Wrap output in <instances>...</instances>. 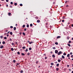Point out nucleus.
<instances>
[{
    "label": "nucleus",
    "mask_w": 73,
    "mask_h": 73,
    "mask_svg": "<svg viewBox=\"0 0 73 73\" xmlns=\"http://www.w3.org/2000/svg\"><path fill=\"white\" fill-rule=\"evenodd\" d=\"M12 6H10V8H12Z\"/></svg>",
    "instance_id": "obj_58"
},
{
    "label": "nucleus",
    "mask_w": 73,
    "mask_h": 73,
    "mask_svg": "<svg viewBox=\"0 0 73 73\" xmlns=\"http://www.w3.org/2000/svg\"><path fill=\"white\" fill-rule=\"evenodd\" d=\"M3 47H4V46L2 45L0 47V48H1V49H2V48H3Z\"/></svg>",
    "instance_id": "obj_3"
},
{
    "label": "nucleus",
    "mask_w": 73,
    "mask_h": 73,
    "mask_svg": "<svg viewBox=\"0 0 73 73\" xmlns=\"http://www.w3.org/2000/svg\"><path fill=\"white\" fill-rule=\"evenodd\" d=\"M70 55H72V52H70Z\"/></svg>",
    "instance_id": "obj_53"
},
{
    "label": "nucleus",
    "mask_w": 73,
    "mask_h": 73,
    "mask_svg": "<svg viewBox=\"0 0 73 73\" xmlns=\"http://www.w3.org/2000/svg\"><path fill=\"white\" fill-rule=\"evenodd\" d=\"M62 54V52L61 51H59V52H58V55H60V54Z\"/></svg>",
    "instance_id": "obj_1"
},
{
    "label": "nucleus",
    "mask_w": 73,
    "mask_h": 73,
    "mask_svg": "<svg viewBox=\"0 0 73 73\" xmlns=\"http://www.w3.org/2000/svg\"><path fill=\"white\" fill-rule=\"evenodd\" d=\"M29 50H32V48H31V47H30L29 48Z\"/></svg>",
    "instance_id": "obj_37"
},
{
    "label": "nucleus",
    "mask_w": 73,
    "mask_h": 73,
    "mask_svg": "<svg viewBox=\"0 0 73 73\" xmlns=\"http://www.w3.org/2000/svg\"><path fill=\"white\" fill-rule=\"evenodd\" d=\"M17 54H18L19 55V54H20V52H17Z\"/></svg>",
    "instance_id": "obj_29"
},
{
    "label": "nucleus",
    "mask_w": 73,
    "mask_h": 73,
    "mask_svg": "<svg viewBox=\"0 0 73 73\" xmlns=\"http://www.w3.org/2000/svg\"><path fill=\"white\" fill-rule=\"evenodd\" d=\"M52 48H53L54 49H56V47H54Z\"/></svg>",
    "instance_id": "obj_42"
},
{
    "label": "nucleus",
    "mask_w": 73,
    "mask_h": 73,
    "mask_svg": "<svg viewBox=\"0 0 73 73\" xmlns=\"http://www.w3.org/2000/svg\"><path fill=\"white\" fill-rule=\"evenodd\" d=\"M24 31H27V29H25L24 30Z\"/></svg>",
    "instance_id": "obj_51"
},
{
    "label": "nucleus",
    "mask_w": 73,
    "mask_h": 73,
    "mask_svg": "<svg viewBox=\"0 0 73 73\" xmlns=\"http://www.w3.org/2000/svg\"><path fill=\"white\" fill-rule=\"evenodd\" d=\"M23 35L24 36H25V33L24 32L23 33Z\"/></svg>",
    "instance_id": "obj_9"
},
{
    "label": "nucleus",
    "mask_w": 73,
    "mask_h": 73,
    "mask_svg": "<svg viewBox=\"0 0 73 73\" xmlns=\"http://www.w3.org/2000/svg\"><path fill=\"white\" fill-rule=\"evenodd\" d=\"M23 72H23V70H21L20 73H23Z\"/></svg>",
    "instance_id": "obj_17"
},
{
    "label": "nucleus",
    "mask_w": 73,
    "mask_h": 73,
    "mask_svg": "<svg viewBox=\"0 0 73 73\" xmlns=\"http://www.w3.org/2000/svg\"><path fill=\"white\" fill-rule=\"evenodd\" d=\"M16 28L15 27H14V31H16Z\"/></svg>",
    "instance_id": "obj_10"
},
{
    "label": "nucleus",
    "mask_w": 73,
    "mask_h": 73,
    "mask_svg": "<svg viewBox=\"0 0 73 73\" xmlns=\"http://www.w3.org/2000/svg\"><path fill=\"white\" fill-rule=\"evenodd\" d=\"M2 44H5V41H3V42H2Z\"/></svg>",
    "instance_id": "obj_13"
},
{
    "label": "nucleus",
    "mask_w": 73,
    "mask_h": 73,
    "mask_svg": "<svg viewBox=\"0 0 73 73\" xmlns=\"http://www.w3.org/2000/svg\"><path fill=\"white\" fill-rule=\"evenodd\" d=\"M29 44H32V42H29Z\"/></svg>",
    "instance_id": "obj_49"
},
{
    "label": "nucleus",
    "mask_w": 73,
    "mask_h": 73,
    "mask_svg": "<svg viewBox=\"0 0 73 73\" xmlns=\"http://www.w3.org/2000/svg\"><path fill=\"white\" fill-rule=\"evenodd\" d=\"M9 40L10 41H12V39L11 38H10V39H9Z\"/></svg>",
    "instance_id": "obj_39"
},
{
    "label": "nucleus",
    "mask_w": 73,
    "mask_h": 73,
    "mask_svg": "<svg viewBox=\"0 0 73 73\" xmlns=\"http://www.w3.org/2000/svg\"><path fill=\"white\" fill-rule=\"evenodd\" d=\"M65 17V16L63 17H62V19H64Z\"/></svg>",
    "instance_id": "obj_45"
},
{
    "label": "nucleus",
    "mask_w": 73,
    "mask_h": 73,
    "mask_svg": "<svg viewBox=\"0 0 73 73\" xmlns=\"http://www.w3.org/2000/svg\"><path fill=\"white\" fill-rule=\"evenodd\" d=\"M37 23H40V20H37Z\"/></svg>",
    "instance_id": "obj_18"
},
{
    "label": "nucleus",
    "mask_w": 73,
    "mask_h": 73,
    "mask_svg": "<svg viewBox=\"0 0 73 73\" xmlns=\"http://www.w3.org/2000/svg\"><path fill=\"white\" fill-rule=\"evenodd\" d=\"M45 24H46V25H48V23H45Z\"/></svg>",
    "instance_id": "obj_54"
},
{
    "label": "nucleus",
    "mask_w": 73,
    "mask_h": 73,
    "mask_svg": "<svg viewBox=\"0 0 73 73\" xmlns=\"http://www.w3.org/2000/svg\"><path fill=\"white\" fill-rule=\"evenodd\" d=\"M0 37L1 38V39H2V38H3V36H0Z\"/></svg>",
    "instance_id": "obj_21"
},
{
    "label": "nucleus",
    "mask_w": 73,
    "mask_h": 73,
    "mask_svg": "<svg viewBox=\"0 0 73 73\" xmlns=\"http://www.w3.org/2000/svg\"><path fill=\"white\" fill-rule=\"evenodd\" d=\"M11 15V13H8V15L9 16H10V15Z\"/></svg>",
    "instance_id": "obj_26"
},
{
    "label": "nucleus",
    "mask_w": 73,
    "mask_h": 73,
    "mask_svg": "<svg viewBox=\"0 0 73 73\" xmlns=\"http://www.w3.org/2000/svg\"><path fill=\"white\" fill-rule=\"evenodd\" d=\"M36 64H38V61H36Z\"/></svg>",
    "instance_id": "obj_41"
},
{
    "label": "nucleus",
    "mask_w": 73,
    "mask_h": 73,
    "mask_svg": "<svg viewBox=\"0 0 73 73\" xmlns=\"http://www.w3.org/2000/svg\"><path fill=\"white\" fill-rule=\"evenodd\" d=\"M4 35L5 36L6 35L7 33H5Z\"/></svg>",
    "instance_id": "obj_60"
},
{
    "label": "nucleus",
    "mask_w": 73,
    "mask_h": 73,
    "mask_svg": "<svg viewBox=\"0 0 73 73\" xmlns=\"http://www.w3.org/2000/svg\"><path fill=\"white\" fill-rule=\"evenodd\" d=\"M61 49H63V48L62 47L60 48Z\"/></svg>",
    "instance_id": "obj_62"
},
{
    "label": "nucleus",
    "mask_w": 73,
    "mask_h": 73,
    "mask_svg": "<svg viewBox=\"0 0 73 73\" xmlns=\"http://www.w3.org/2000/svg\"><path fill=\"white\" fill-rule=\"evenodd\" d=\"M62 23H63V22H64V20L63 19L62 20Z\"/></svg>",
    "instance_id": "obj_46"
},
{
    "label": "nucleus",
    "mask_w": 73,
    "mask_h": 73,
    "mask_svg": "<svg viewBox=\"0 0 73 73\" xmlns=\"http://www.w3.org/2000/svg\"><path fill=\"white\" fill-rule=\"evenodd\" d=\"M14 5H15L16 6L17 5V3H14Z\"/></svg>",
    "instance_id": "obj_23"
},
{
    "label": "nucleus",
    "mask_w": 73,
    "mask_h": 73,
    "mask_svg": "<svg viewBox=\"0 0 73 73\" xmlns=\"http://www.w3.org/2000/svg\"><path fill=\"white\" fill-rule=\"evenodd\" d=\"M17 65H20V64L19 63H17L16 64Z\"/></svg>",
    "instance_id": "obj_28"
},
{
    "label": "nucleus",
    "mask_w": 73,
    "mask_h": 73,
    "mask_svg": "<svg viewBox=\"0 0 73 73\" xmlns=\"http://www.w3.org/2000/svg\"><path fill=\"white\" fill-rule=\"evenodd\" d=\"M71 57L73 58V55H72L71 56Z\"/></svg>",
    "instance_id": "obj_56"
},
{
    "label": "nucleus",
    "mask_w": 73,
    "mask_h": 73,
    "mask_svg": "<svg viewBox=\"0 0 73 73\" xmlns=\"http://www.w3.org/2000/svg\"><path fill=\"white\" fill-rule=\"evenodd\" d=\"M67 67H69V65H67Z\"/></svg>",
    "instance_id": "obj_59"
},
{
    "label": "nucleus",
    "mask_w": 73,
    "mask_h": 73,
    "mask_svg": "<svg viewBox=\"0 0 73 73\" xmlns=\"http://www.w3.org/2000/svg\"><path fill=\"white\" fill-rule=\"evenodd\" d=\"M56 66H57L58 67L59 66V64L58 63L56 65Z\"/></svg>",
    "instance_id": "obj_25"
},
{
    "label": "nucleus",
    "mask_w": 73,
    "mask_h": 73,
    "mask_svg": "<svg viewBox=\"0 0 73 73\" xmlns=\"http://www.w3.org/2000/svg\"><path fill=\"white\" fill-rule=\"evenodd\" d=\"M63 55L64 56H66V54L65 52H64L63 53Z\"/></svg>",
    "instance_id": "obj_11"
},
{
    "label": "nucleus",
    "mask_w": 73,
    "mask_h": 73,
    "mask_svg": "<svg viewBox=\"0 0 73 73\" xmlns=\"http://www.w3.org/2000/svg\"><path fill=\"white\" fill-rule=\"evenodd\" d=\"M71 26H72V27H73V24H72V25Z\"/></svg>",
    "instance_id": "obj_64"
},
{
    "label": "nucleus",
    "mask_w": 73,
    "mask_h": 73,
    "mask_svg": "<svg viewBox=\"0 0 73 73\" xmlns=\"http://www.w3.org/2000/svg\"><path fill=\"white\" fill-rule=\"evenodd\" d=\"M25 25H24L23 26V28H25Z\"/></svg>",
    "instance_id": "obj_24"
},
{
    "label": "nucleus",
    "mask_w": 73,
    "mask_h": 73,
    "mask_svg": "<svg viewBox=\"0 0 73 73\" xmlns=\"http://www.w3.org/2000/svg\"><path fill=\"white\" fill-rule=\"evenodd\" d=\"M44 58L45 59H47V57L46 56Z\"/></svg>",
    "instance_id": "obj_52"
},
{
    "label": "nucleus",
    "mask_w": 73,
    "mask_h": 73,
    "mask_svg": "<svg viewBox=\"0 0 73 73\" xmlns=\"http://www.w3.org/2000/svg\"><path fill=\"white\" fill-rule=\"evenodd\" d=\"M55 53H56V54H57V53H58V50H55Z\"/></svg>",
    "instance_id": "obj_2"
},
{
    "label": "nucleus",
    "mask_w": 73,
    "mask_h": 73,
    "mask_svg": "<svg viewBox=\"0 0 73 73\" xmlns=\"http://www.w3.org/2000/svg\"><path fill=\"white\" fill-rule=\"evenodd\" d=\"M30 27H32L33 26V25H32V24L31 23L30 24Z\"/></svg>",
    "instance_id": "obj_27"
},
{
    "label": "nucleus",
    "mask_w": 73,
    "mask_h": 73,
    "mask_svg": "<svg viewBox=\"0 0 73 73\" xmlns=\"http://www.w3.org/2000/svg\"><path fill=\"white\" fill-rule=\"evenodd\" d=\"M45 27H46V28H48V27L46 25H45Z\"/></svg>",
    "instance_id": "obj_57"
},
{
    "label": "nucleus",
    "mask_w": 73,
    "mask_h": 73,
    "mask_svg": "<svg viewBox=\"0 0 73 73\" xmlns=\"http://www.w3.org/2000/svg\"><path fill=\"white\" fill-rule=\"evenodd\" d=\"M66 7L67 8H68V7H69V5H67L66 6Z\"/></svg>",
    "instance_id": "obj_44"
},
{
    "label": "nucleus",
    "mask_w": 73,
    "mask_h": 73,
    "mask_svg": "<svg viewBox=\"0 0 73 73\" xmlns=\"http://www.w3.org/2000/svg\"><path fill=\"white\" fill-rule=\"evenodd\" d=\"M70 54H68L67 56L68 57H70Z\"/></svg>",
    "instance_id": "obj_4"
},
{
    "label": "nucleus",
    "mask_w": 73,
    "mask_h": 73,
    "mask_svg": "<svg viewBox=\"0 0 73 73\" xmlns=\"http://www.w3.org/2000/svg\"><path fill=\"white\" fill-rule=\"evenodd\" d=\"M71 42H72L70 40H69L68 42V43H69V44H70V43H71Z\"/></svg>",
    "instance_id": "obj_31"
},
{
    "label": "nucleus",
    "mask_w": 73,
    "mask_h": 73,
    "mask_svg": "<svg viewBox=\"0 0 73 73\" xmlns=\"http://www.w3.org/2000/svg\"><path fill=\"white\" fill-rule=\"evenodd\" d=\"M7 37H8V36H9V35H8V34L7 35Z\"/></svg>",
    "instance_id": "obj_61"
},
{
    "label": "nucleus",
    "mask_w": 73,
    "mask_h": 73,
    "mask_svg": "<svg viewBox=\"0 0 73 73\" xmlns=\"http://www.w3.org/2000/svg\"><path fill=\"white\" fill-rule=\"evenodd\" d=\"M10 4H11V5L13 4V2H11V3H10Z\"/></svg>",
    "instance_id": "obj_43"
},
{
    "label": "nucleus",
    "mask_w": 73,
    "mask_h": 73,
    "mask_svg": "<svg viewBox=\"0 0 73 73\" xmlns=\"http://www.w3.org/2000/svg\"><path fill=\"white\" fill-rule=\"evenodd\" d=\"M61 37V36H58L56 38H59Z\"/></svg>",
    "instance_id": "obj_7"
},
{
    "label": "nucleus",
    "mask_w": 73,
    "mask_h": 73,
    "mask_svg": "<svg viewBox=\"0 0 73 73\" xmlns=\"http://www.w3.org/2000/svg\"><path fill=\"white\" fill-rule=\"evenodd\" d=\"M13 26H10V28H13Z\"/></svg>",
    "instance_id": "obj_48"
},
{
    "label": "nucleus",
    "mask_w": 73,
    "mask_h": 73,
    "mask_svg": "<svg viewBox=\"0 0 73 73\" xmlns=\"http://www.w3.org/2000/svg\"><path fill=\"white\" fill-rule=\"evenodd\" d=\"M20 6H21V7H22V6H23V4L21 3L20 4Z\"/></svg>",
    "instance_id": "obj_32"
},
{
    "label": "nucleus",
    "mask_w": 73,
    "mask_h": 73,
    "mask_svg": "<svg viewBox=\"0 0 73 73\" xmlns=\"http://www.w3.org/2000/svg\"><path fill=\"white\" fill-rule=\"evenodd\" d=\"M30 53L29 52L28 53H27V56H29V55H30Z\"/></svg>",
    "instance_id": "obj_34"
},
{
    "label": "nucleus",
    "mask_w": 73,
    "mask_h": 73,
    "mask_svg": "<svg viewBox=\"0 0 73 73\" xmlns=\"http://www.w3.org/2000/svg\"><path fill=\"white\" fill-rule=\"evenodd\" d=\"M7 37H4V39H5V40H7Z\"/></svg>",
    "instance_id": "obj_30"
},
{
    "label": "nucleus",
    "mask_w": 73,
    "mask_h": 73,
    "mask_svg": "<svg viewBox=\"0 0 73 73\" xmlns=\"http://www.w3.org/2000/svg\"><path fill=\"white\" fill-rule=\"evenodd\" d=\"M11 50L12 51H13V50H14V49H13V48H11Z\"/></svg>",
    "instance_id": "obj_16"
},
{
    "label": "nucleus",
    "mask_w": 73,
    "mask_h": 73,
    "mask_svg": "<svg viewBox=\"0 0 73 73\" xmlns=\"http://www.w3.org/2000/svg\"><path fill=\"white\" fill-rule=\"evenodd\" d=\"M56 70L57 71H58V70H59V68H56Z\"/></svg>",
    "instance_id": "obj_6"
},
{
    "label": "nucleus",
    "mask_w": 73,
    "mask_h": 73,
    "mask_svg": "<svg viewBox=\"0 0 73 73\" xmlns=\"http://www.w3.org/2000/svg\"><path fill=\"white\" fill-rule=\"evenodd\" d=\"M35 19H38V17H35Z\"/></svg>",
    "instance_id": "obj_19"
},
{
    "label": "nucleus",
    "mask_w": 73,
    "mask_h": 73,
    "mask_svg": "<svg viewBox=\"0 0 73 73\" xmlns=\"http://www.w3.org/2000/svg\"><path fill=\"white\" fill-rule=\"evenodd\" d=\"M23 49H25V46H23L22 47Z\"/></svg>",
    "instance_id": "obj_36"
},
{
    "label": "nucleus",
    "mask_w": 73,
    "mask_h": 73,
    "mask_svg": "<svg viewBox=\"0 0 73 73\" xmlns=\"http://www.w3.org/2000/svg\"><path fill=\"white\" fill-rule=\"evenodd\" d=\"M51 65H54V63H51Z\"/></svg>",
    "instance_id": "obj_20"
},
{
    "label": "nucleus",
    "mask_w": 73,
    "mask_h": 73,
    "mask_svg": "<svg viewBox=\"0 0 73 73\" xmlns=\"http://www.w3.org/2000/svg\"><path fill=\"white\" fill-rule=\"evenodd\" d=\"M13 62L14 63H15V62H16V60H13Z\"/></svg>",
    "instance_id": "obj_33"
},
{
    "label": "nucleus",
    "mask_w": 73,
    "mask_h": 73,
    "mask_svg": "<svg viewBox=\"0 0 73 73\" xmlns=\"http://www.w3.org/2000/svg\"><path fill=\"white\" fill-rule=\"evenodd\" d=\"M6 2H8L9 1V0H6Z\"/></svg>",
    "instance_id": "obj_55"
},
{
    "label": "nucleus",
    "mask_w": 73,
    "mask_h": 73,
    "mask_svg": "<svg viewBox=\"0 0 73 73\" xmlns=\"http://www.w3.org/2000/svg\"><path fill=\"white\" fill-rule=\"evenodd\" d=\"M21 55L22 56H25V54H24V53H21Z\"/></svg>",
    "instance_id": "obj_15"
},
{
    "label": "nucleus",
    "mask_w": 73,
    "mask_h": 73,
    "mask_svg": "<svg viewBox=\"0 0 73 73\" xmlns=\"http://www.w3.org/2000/svg\"><path fill=\"white\" fill-rule=\"evenodd\" d=\"M14 43H12V45H14Z\"/></svg>",
    "instance_id": "obj_50"
},
{
    "label": "nucleus",
    "mask_w": 73,
    "mask_h": 73,
    "mask_svg": "<svg viewBox=\"0 0 73 73\" xmlns=\"http://www.w3.org/2000/svg\"><path fill=\"white\" fill-rule=\"evenodd\" d=\"M58 62H61V60H60V59H58Z\"/></svg>",
    "instance_id": "obj_12"
},
{
    "label": "nucleus",
    "mask_w": 73,
    "mask_h": 73,
    "mask_svg": "<svg viewBox=\"0 0 73 73\" xmlns=\"http://www.w3.org/2000/svg\"><path fill=\"white\" fill-rule=\"evenodd\" d=\"M52 57H53V58H55V55L54 54L52 55Z\"/></svg>",
    "instance_id": "obj_5"
},
{
    "label": "nucleus",
    "mask_w": 73,
    "mask_h": 73,
    "mask_svg": "<svg viewBox=\"0 0 73 73\" xmlns=\"http://www.w3.org/2000/svg\"><path fill=\"white\" fill-rule=\"evenodd\" d=\"M55 44H56V45H57L58 44V42H56L55 43Z\"/></svg>",
    "instance_id": "obj_38"
},
{
    "label": "nucleus",
    "mask_w": 73,
    "mask_h": 73,
    "mask_svg": "<svg viewBox=\"0 0 73 73\" xmlns=\"http://www.w3.org/2000/svg\"><path fill=\"white\" fill-rule=\"evenodd\" d=\"M10 34L11 35H12V34H13V33H12V32H11L10 33Z\"/></svg>",
    "instance_id": "obj_14"
},
{
    "label": "nucleus",
    "mask_w": 73,
    "mask_h": 73,
    "mask_svg": "<svg viewBox=\"0 0 73 73\" xmlns=\"http://www.w3.org/2000/svg\"><path fill=\"white\" fill-rule=\"evenodd\" d=\"M29 25L28 24L27 25V28H29Z\"/></svg>",
    "instance_id": "obj_35"
},
{
    "label": "nucleus",
    "mask_w": 73,
    "mask_h": 73,
    "mask_svg": "<svg viewBox=\"0 0 73 73\" xmlns=\"http://www.w3.org/2000/svg\"><path fill=\"white\" fill-rule=\"evenodd\" d=\"M28 49H26V52H28Z\"/></svg>",
    "instance_id": "obj_47"
},
{
    "label": "nucleus",
    "mask_w": 73,
    "mask_h": 73,
    "mask_svg": "<svg viewBox=\"0 0 73 73\" xmlns=\"http://www.w3.org/2000/svg\"><path fill=\"white\" fill-rule=\"evenodd\" d=\"M68 46H69L70 47V44H67Z\"/></svg>",
    "instance_id": "obj_22"
},
{
    "label": "nucleus",
    "mask_w": 73,
    "mask_h": 73,
    "mask_svg": "<svg viewBox=\"0 0 73 73\" xmlns=\"http://www.w3.org/2000/svg\"><path fill=\"white\" fill-rule=\"evenodd\" d=\"M62 58L64 59L65 58V57L64 56L62 55Z\"/></svg>",
    "instance_id": "obj_8"
},
{
    "label": "nucleus",
    "mask_w": 73,
    "mask_h": 73,
    "mask_svg": "<svg viewBox=\"0 0 73 73\" xmlns=\"http://www.w3.org/2000/svg\"><path fill=\"white\" fill-rule=\"evenodd\" d=\"M21 34H22V32H19V35H21Z\"/></svg>",
    "instance_id": "obj_40"
},
{
    "label": "nucleus",
    "mask_w": 73,
    "mask_h": 73,
    "mask_svg": "<svg viewBox=\"0 0 73 73\" xmlns=\"http://www.w3.org/2000/svg\"><path fill=\"white\" fill-rule=\"evenodd\" d=\"M18 8H20V6H19V5L18 6Z\"/></svg>",
    "instance_id": "obj_63"
}]
</instances>
